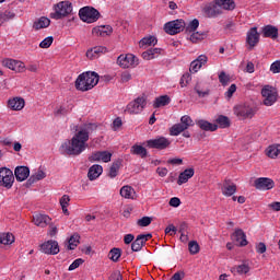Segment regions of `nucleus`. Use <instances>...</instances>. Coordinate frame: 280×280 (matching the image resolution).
Listing matches in <instances>:
<instances>
[{
	"label": "nucleus",
	"instance_id": "14",
	"mask_svg": "<svg viewBox=\"0 0 280 280\" xmlns=\"http://www.w3.org/2000/svg\"><path fill=\"white\" fill-rule=\"evenodd\" d=\"M3 67L7 69H11V71H15V73H23L25 71V63L23 61L14 60V59H4L2 61Z\"/></svg>",
	"mask_w": 280,
	"mask_h": 280
},
{
	"label": "nucleus",
	"instance_id": "9",
	"mask_svg": "<svg viewBox=\"0 0 280 280\" xmlns=\"http://www.w3.org/2000/svg\"><path fill=\"white\" fill-rule=\"evenodd\" d=\"M172 145V141L165 137H156L155 139L147 140V148L153 150H167Z\"/></svg>",
	"mask_w": 280,
	"mask_h": 280
},
{
	"label": "nucleus",
	"instance_id": "44",
	"mask_svg": "<svg viewBox=\"0 0 280 280\" xmlns=\"http://www.w3.org/2000/svg\"><path fill=\"white\" fill-rule=\"evenodd\" d=\"M13 242H14V235L12 233H4L0 235V244L8 246L10 244H13Z\"/></svg>",
	"mask_w": 280,
	"mask_h": 280
},
{
	"label": "nucleus",
	"instance_id": "42",
	"mask_svg": "<svg viewBox=\"0 0 280 280\" xmlns=\"http://www.w3.org/2000/svg\"><path fill=\"white\" fill-rule=\"evenodd\" d=\"M185 130L187 129L180 122L175 124L171 127L170 135L171 137H178V135H180V132H185Z\"/></svg>",
	"mask_w": 280,
	"mask_h": 280
},
{
	"label": "nucleus",
	"instance_id": "15",
	"mask_svg": "<svg viewBox=\"0 0 280 280\" xmlns=\"http://www.w3.org/2000/svg\"><path fill=\"white\" fill-rule=\"evenodd\" d=\"M256 189L268 191L275 187V180L268 177H259L254 182Z\"/></svg>",
	"mask_w": 280,
	"mask_h": 280
},
{
	"label": "nucleus",
	"instance_id": "10",
	"mask_svg": "<svg viewBox=\"0 0 280 280\" xmlns=\"http://www.w3.org/2000/svg\"><path fill=\"white\" fill-rule=\"evenodd\" d=\"M202 12L208 19H218L222 14V9L219 8L215 0H212L202 8Z\"/></svg>",
	"mask_w": 280,
	"mask_h": 280
},
{
	"label": "nucleus",
	"instance_id": "49",
	"mask_svg": "<svg viewBox=\"0 0 280 280\" xmlns=\"http://www.w3.org/2000/svg\"><path fill=\"white\" fill-rule=\"evenodd\" d=\"M54 44V36H48L39 43L40 49H49Z\"/></svg>",
	"mask_w": 280,
	"mask_h": 280
},
{
	"label": "nucleus",
	"instance_id": "7",
	"mask_svg": "<svg viewBox=\"0 0 280 280\" xmlns=\"http://www.w3.org/2000/svg\"><path fill=\"white\" fill-rule=\"evenodd\" d=\"M14 185V173L8 167L0 168V187H5V189H12Z\"/></svg>",
	"mask_w": 280,
	"mask_h": 280
},
{
	"label": "nucleus",
	"instance_id": "36",
	"mask_svg": "<svg viewBox=\"0 0 280 280\" xmlns=\"http://www.w3.org/2000/svg\"><path fill=\"white\" fill-rule=\"evenodd\" d=\"M172 100L167 95L159 96L153 102V108H161L162 106H167Z\"/></svg>",
	"mask_w": 280,
	"mask_h": 280
},
{
	"label": "nucleus",
	"instance_id": "16",
	"mask_svg": "<svg viewBox=\"0 0 280 280\" xmlns=\"http://www.w3.org/2000/svg\"><path fill=\"white\" fill-rule=\"evenodd\" d=\"M261 95L262 97H265L264 100L265 106H272V104L277 102V92H275L270 86H265L261 90Z\"/></svg>",
	"mask_w": 280,
	"mask_h": 280
},
{
	"label": "nucleus",
	"instance_id": "22",
	"mask_svg": "<svg viewBox=\"0 0 280 280\" xmlns=\"http://www.w3.org/2000/svg\"><path fill=\"white\" fill-rule=\"evenodd\" d=\"M107 51H108V48L104 46H96V47L90 48L86 51V58H89L90 60H95L100 58L102 54H107Z\"/></svg>",
	"mask_w": 280,
	"mask_h": 280
},
{
	"label": "nucleus",
	"instance_id": "1",
	"mask_svg": "<svg viewBox=\"0 0 280 280\" xmlns=\"http://www.w3.org/2000/svg\"><path fill=\"white\" fill-rule=\"evenodd\" d=\"M94 130H97V124H84L70 140H67L61 144V154H67L68 156H80V154L89 148V135L94 132Z\"/></svg>",
	"mask_w": 280,
	"mask_h": 280
},
{
	"label": "nucleus",
	"instance_id": "54",
	"mask_svg": "<svg viewBox=\"0 0 280 280\" xmlns=\"http://www.w3.org/2000/svg\"><path fill=\"white\" fill-rule=\"evenodd\" d=\"M219 81L222 84V86H226L229 82H231V77L226 74V72L222 71L219 74Z\"/></svg>",
	"mask_w": 280,
	"mask_h": 280
},
{
	"label": "nucleus",
	"instance_id": "5",
	"mask_svg": "<svg viewBox=\"0 0 280 280\" xmlns=\"http://www.w3.org/2000/svg\"><path fill=\"white\" fill-rule=\"evenodd\" d=\"M147 105L148 98L145 96H139L127 105L125 112L129 113V115H139Z\"/></svg>",
	"mask_w": 280,
	"mask_h": 280
},
{
	"label": "nucleus",
	"instance_id": "30",
	"mask_svg": "<svg viewBox=\"0 0 280 280\" xmlns=\"http://www.w3.org/2000/svg\"><path fill=\"white\" fill-rule=\"evenodd\" d=\"M197 126L200 127L201 130H205L206 132H215L218 130L217 124H211L208 120L200 119L197 121Z\"/></svg>",
	"mask_w": 280,
	"mask_h": 280
},
{
	"label": "nucleus",
	"instance_id": "55",
	"mask_svg": "<svg viewBox=\"0 0 280 280\" xmlns=\"http://www.w3.org/2000/svg\"><path fill=\"white\" fill-rule=\"evenodd\" d=\"M205 38V33L192 32L190 35L191 43H198V40H202Z\"/></svg>",
	"mask_w": 280,
	"mask_h": 280
},
{
	"label": "nucleus",
	"instance_id": "63",
	"mask_svg": "<svg viewBox=\"0 0 280 280\" xmlns=\"http://www.w3.org/2000/svg\"><path fill=\"white\" fill-rule=\"evenodd\" d=\"M170 207H180V199L178 197H173L168 202Z\"/></svg>",
	"mask_w": 280,
	"mask_h": 280
},
{
	"label": "nucleus",
	"instance_id": "17",
	"mask_svg": "<svg viewBox=\"0 0 280 280\" xmlns=\"http://www.w3.org/2000/svg\"><path fill=\"white\" fill-rule=\"evenodd\" d=\"M221 191L223 196L231 198V196H233L235 191H237V185H235V183H233V180L231 179H225L221 187Z\"/></svg>",
	"mask_w": 280,
	"mask_h": 280
},
{
	"label": "nucleus",
	"instance_id": "43",
	"mask_svg": "<svg viewBox=\"0 0 280 280\" xmlns=\"http://www.w3.org/2000/svg\"><path fill=\"white\" fill-rule=\"evenodd\" d=\"M68 250H75L80 244V235L73 234L68 241Z\"/></svg>",
	"mask_w": 280,
	"mask_h": 280
},
{
	"label": "nucleus",
	"instance_id": "41",
	"mask_svg": "<svg viewBox=\"0 0 280 280\" xmlns=\"http://www.w3.org/2000/svg\"><path fill=\"white\" fill-rule=\"evenodd\" d=\"M199 25H200V21H198V19H194L188 23L187 26L185 25L184 30L186 34H192V32H196L198 30Z\"/></svg>",
	"mask_w": 280,
	"mask_h": 280
},
{
	"label": "nucleus",
	"instance_id": "62",
	"mask_svg": "<svg viewBox=\"0 0 280 280\" xmlns=\"http://www.w3.org/2000/svg\"><path fill=\"white\" fill-rule=\"evenodd\" d=\"M109 280H124V277L121 276V271L116 270L109 276Z\"/></svg>",
	"mask_w": 280,
	"mask_h": 280
},
{
	"label": "nucleus",
	"instance_id": "34",
	"mask_svg": "<svg viewBox=\"0 0 280 280\" xmlns=\"http://www.w3.org/2000/svg\"><path fill=\"white\" fill-rule=\"evenodd\" d=\"M217 1V5H219L220 10L233 11L235 8L234 0H214Z\"/></svg>",
	"mask_w": 280,
	"mask_h": 280
},
{
	"label": "nucleus",
	"instance_id": "53",
	"mask_svg": "<svg viewBox=\"0 0 280 280\" xmlns=\"http://www.w3.org/2000/svg\"><path fill=\"white\" fill-rule=\"evenodd\" d=\"M138 226H150L152 224V218L151 217H142L137 221Z\"/></svg>",
	"mask_w": 280,
	"mask_h": 280
},
{
	"label": "nucleus",
	"instance_id": "31",
	"mask_svg": "<svg viewBox=\"0 0 280 280\" xmlns=\"http://www.w3.org/2000/svg\"><path fill=\"white\" fill-rule=\"evenodd\" d=\"M49 25H51V20L46 16H42L33 23V30H45L46 27H49Z\"/></svg>",
	"mask_w": 280,
	"mask_h": 280
},
{
	"label": "nucleus",
	"instance_id": "6",
	"mask_svg": "<svg viewBox=\"0 0 280 280\" xmlns=\"http://www.w3.org/2000/svg\"><path fill=\"white\" fill-rule=\"evenodd\" d=\"M117 65L121 69H135V67H139V58L132 54L120 55L117 58Z\"/></svg>",
	"mask_w": 280,
	"mask_h": 280
},
{
	"label": "nucleus",
	"instance_id": "38",
	"mask_svg": "<svg viewBox=\"0 0 280 280\" xmlns=\"http://www.w3.org/2000/svg\"><path fill=\"white\" fill-rule=\"evenodd\" d=\"M279 154H280V144H272L268 147L267 156H269V159H277Z\"/></svg>",
	"mask_w": 280,
	"mask_h": 280
},
{
	"label": "nucleus",
	"instance_id": "20",
	"mask_svg": "<svg viewBox=\"0 0 280 280\" xmlns=\"http://www.w3.org/2000/svg\"><path fill=\"white\" fill-rule=\"evenodd\" d=\"M14 176L18 183H23L30 178V167L27 166H16L14 170Z\"/></svg>",
	"mask_w": 280,
	"mask_h": 280
},
{
	"label": "nucleus",
	"instance_id": "58",
	"mask_svg": "<svg viewBox=\"0 0 280 280\" xmlns=\"http://www.w3.org/2000/svg\"><path fill=\"white\" fill-rule=\"evenodd\" d=\"M47 174L43 171H37L34 175L31 176V178H34L35 183H38V180H43V178H46Z\"/></svg>",
	"mask_w": 280,
	"mask_h": 280
},
{
	"label": "nucleus",
	"instance_id": "27",
	"mask_svg": "<svg viewBox=\"0 0 280 280\" xmlns=\"http://www.w3.org/2000/svg\"><path fill=\"white\" fill-rule=\"evenodd\" d=\"M102 172H104V168L100 164H94L89 168L88 172V178L89 180H95L96 178H100L102 176Z\"/></svg>",
	"mask_w": 280,
	"mask_h": 280
},
{
	"label": "nucleus",
	"instance_id": "29",
	"mask_svg": "<svg viewBox=\"0 0 280 280\" xmlns=\"http://www.w3.org/2000/svg\"><path fill=\"white\" fill-rule=\"evenodd\" d=\"M130 154L145 159L148 156V149L141 144H133L130 149Z\"/></svg>",
	"mask_w": 280,
	"mask_h": 280
},
{
	"label": "nucleus",
	"instance_id": "39",
	"mask_svg": "<svg viewBox=\"0 0 280 280\" xmlns=\"http://www.w3.org/2000/svg\"><path fill=\"white\" fill-rule=\"evenodd\" d=\"M195 93H197L198 97H207L209 95L210 91L209 89H205L202 86V83L197 82L195 88H194Z\"/></svg>",
	"mask_w": 280,
	"mask_h": 280
},
{
	"label": "nucleus",
	"instance_id": "13",
	"mask_svg": "<svg viewBox=\"0 0 280 280\" xmlns=\"http://www.w3.org/2000/svg\"><path fill=\"white\" fill-rule=\"evenodd\" d=\"M40 250L45 255H58L60 253V246L56 241H47L40 245Z\"/></svg>",
	"mask_w": 280,
	"mask_h": 280
},
{
	"label": "nucleus",
	"instance_id": "51",
	"mask_svg": "<svg viewBox=\"0 0 280 280\" xmlns=\"http://www.w3.org/2000/svg\"><path fill=\"white\" fill-rule=\"evenodd\" d=\"M156 43H158V39L154 36L144 37L140 40V45L142 47L143 45H149V46L156 45Z\"/></svg>",
	"mask_w": 280,
	"mask_h": 280
},
{
	"label": "nucleus",
	"instance_id": "52",
	"mask_svg": "<svg viewBox=\"0 0 280 280\" xmlns=\"http://www.w3.org/2000/svg\"><path fill=\"white\" fill-rule=\"evenodd\" d=\"M189 82H191V74L189 72H186L183 74V77L180 78V81H179L182 89H185V86H187V84H189Z\"/></svg>",
	"mask_w": 280,
	"mask_h": 280
},
{
	"label": "nucleus",
	"instance_id": "2",
	"mask_svg": "<svg viewBox=\"0 0 280 280\" xmlns=\"http://www.w3.org/2000/svg\"><path fill=\"white\" fill-rule=\"evenodd\" d=\"M100 82V74L96 72H83L75 80V89L78 91H91L94 86H97Z\"/></svg>",
	"mask_w": 280,
	"mask_h": 280
},
{
	"label": "nucleus",
	"instance_id": "47",
	"mask_svg": "<svg viewBox=\"0 0 280 280\" xmlns=\"http://www.w3.org/2000/svg\"><path fill=\"white\" fill-rule=\"evenodd\" d=\"M108 257L112 261H119V257H121V249L114 247L109 250Z\"/></svg>",
	"mask_w": 280,
	"mask_h": 280
},
{
	"label": "nucleus",
	"instance_id": "45",
	"mask_svg": "<svg viewBox=\"0 0 280 280\" xmlns=\"http://www.w3.org/2000/svg\"><path fill=\"white\" fill-rule=\"evenodd\" d=\"M232 272H237V275H248V272H250V267L246 264H242L233 267Z\"/></svg>",
	"mask_w": 280,
	"mask_h": 280
},
{
	"label": "nucleus",
	"instance_id": "4",
	"mask_svg": "<svg viewBox=\"0 0 280 280\" xmlns=\"http://www.w3.org/2000/svg\"><path fill=\"white\" fill-rule=\"evenodd\" d=\"M100 11L93 7H83L79 10V18L83 23H95L100 20Z\"/></svg>",
	"mask_w": 280,
	"mask_h": 280
},
{
	"label": "nucleus",
	"instance_id": "64",
	"mask_svg": "<svg viewBox=\"0 0 280 280\" xmlns=\"http://www.w3.org/2000/svg\"><path fill=\"white\" fill-rule=\"evenodd\" d=\"M176 226H174V224H170L166 229H165V234H170L171 236H173L176 233Z\"/></svg>",
	"mask_w": 280,
	"mask_h": 280
},
{
	"label": "nucleus",
	"instance_id": "24",
	"mask_svg": "<svg viewBox=\"0 0 280 280\" xmlns=\"http://www.w3.org/2000/svg\"><path fill=\"white\" fill-rule=\"evenodd\" d=\"M8 108L11 110H23L25 108V100L23 97H13L8 101Z\"/></svg>",
	"mask_w": 280,
	"mask_h": 280
},
{
	"label": "nucleus",
	"instance_id": "56",
	"mask_svg": "<svg viewBox=\"0 0 280 280\" xmlns=\"http://www.w3.org/2000/svg\"><path fill=\"white\" fill-rule=\"evenodd\" d=\"M110 159H113V153L101 151V161H103V163H110Z\"/></svg>",
	"mask_w": 280,
	"mask_h": 280
},
{
	"label": "nucleus",
	"instance_id": "8",
	"mask_svg": "<svg viewBox=\"0 0 280 280\" xmlns=\"http://www.w3.org/2000/svg\"><path fill=\"white\" fill-rule=\"evenodd\" d=\"M185 30V20H175L167 22L164 25V32L170 34V36H175V34H180Z\"/></svg>",
	"mask_w": 280,
	"mask_h": 280
},
{
	"label": "nucleus",
	"instance_id": "59",
	"mask_svg": "<svg viewBox=\"0 0 280 280\" xmlns=\"http://www.w3.org/2000/svg\"><path fill=\"white\" fill-rule=\"evenodd\" d=\"M120 80L122 83L130 82V80H132V74L128 71H125L121 73Z\"/></svg>",
	"mask_w": 280,
	"mask_h": 280
},
{
	"label": "nucleus",
	"instance_id": "18",
	"mask_svg": "<svg viewBox=\"0 0 280 280\" xmlns=\"http://www.w3.org/2000/svg\"><path fill=\"white\" fill-rule=\"evenodd\" d=\"M208 60L209 58L207 57V55L198 56L197 59L191 61L189 71H192V73H198V71L202 69L203 65H207Z\"/></svg>",
	"mask_w": 280,
	"mask_h": 280
},
{
	"label": "nucleus",
	"instance_id": "28",
	"mask_svg": "<svg viewBox=\"0 0 280 280\" xmlns=\"http://www.w3.org/2000/svg\"><path fill=\"white\" fill-rule=\"evenodd\" d=\"M120 196L127 200H135L137 198V192L135 191V188L126 185L120 188Z\"/></svg>",
	"mask_w": 280,
	"mask_h": 280
},
{
	"label": "nucleus",
	"instance_id": "40",
	"mask_svg": "<svg viewBox=\"0 0 280 280\" xmlns=\"http://www.w3.org/2000/svg\"><path fill=\"white\" fill-rule=\"evenodd\" d=\"M59 202L65 215H69V209H67V207H69V202H71V197H69V195H63Z\"/></svg>",
	"mask_w": 280,
	"mask_h": 280
},
{
	"label": "nucleus",
	"instance_id": "61",
	"mask_svg": "<svg viewBox=\"0 0 280 280\" xmlns=\"http://www.w3.org/2000/svg\"><path fill=\"white\" fill-rule=\"evenodd\" d=\"M270 71H272L273 73H280V60H277L273 63H271Z\"/></svg>",
	"mask_w": 280,
	"mask_h": 280
},
{
	"label": "nucleus",
	"instance_id": "46",
	"mask_svg": "<svg viewBox=\"0 0 280 280\" xmlns=\"http://www.w3.org/2000/svg\"><path fill=\"white\" fill-rule=\"evenodd\" d=\"M14 16L16 15L12 11H4L3 13H0V26L3 25V23H8V21H12Z\"/></svg>",
	"mask_w": 280,
	"mask_h": 280
},
{
	"label": "nucleus",
	"instance_id": "50",
	"mask_svg": "<svg viewBox=\"0 0 280 280\" xmlns=\"http://www.w3.org/2000/svg\"><path fill=\"white\" fill-rule=\"evenodd\" d=\"M179 124L187 130L190 126H194V120L191 119V117L185 115L180 118Z\"/></svg>",
	"mask_w": 280,
	"mask_h": 280
},
{
	"label": "nucleus",
	"instance_id": "11",
	"mask_svg": "<svg viewBox=\"0 0 280 280\" xmlns=\"http://www.w3.org/2000/svg\"><path fill=\"white\" fill-rule=\"evenodd\" d=\"M234 113L236 117H241V119H252V117H255V109L248 105L235 106Z\"/></svg>",
	"mask_w": 280,
	"mask_h": 280
},
{
	"label": "nucleus",
	"instance_id": "25",
	"mask_svg": "<svg viewBox=\"0 0 280 280\" xmlns=\"http://www.w3.org/2000/svg\"><path fill=\"white\" fill-rule=\"evenodd\" d=\"M92 34L94 36H110L113 34V26L110 25H103V26H96L92 30Z\"/></svg>",
	"mask_w": 280,
	"mask_h": 280
},
{
	"label": "nucleus",
	"instance_id": "35",
	"mask_svg": "<svg viewBox=\"0 0 280 280\" xmlns=\"http://www.w3.org/2000/svg\"><path fill=\"white\" fill-rule=\"evenodd\" d=\"M121 159H118L113 162L108 173L109 178H117V174H119V167H121Z\"/></svg>",
	"mask_w": 280,
	"mask_h": 280
},
{
	"label": "nucleus",
	"instance_id": "57",
	"mask_svg": "<svg viewBox=\"0 0 280 280\" xmlns=\"http://www.w3.org/2000/svg\"><path fill=\"white\" fill-rule=\"evenodd\" d=\"M82 264H84V259L82 258H78L75 259L68 268V270H75L78 268H80V266H82Z\"/></svg>",
	"mask_w": 280,
	"mask_h": 280
},
{
	"label": "nucleus",
	"instance_id": "3",
	"mask_svg": "<svg viewBox=\"0 0 280 280\" xmlns=\"http://www.w3.org/2000/svg\"><path fill=\"white\" fill-rule=\"evenodd\" d=\"M54 10L55 12L50 13V19L60 21L61 19H67L73 12V3L69 0L60 1L54 5Z\"/></svg>",
	"mask_w": 280,
	"mask_h": 280
},
{
	"label": "nucleus",
	"instance_id": "23",
	"mask_svg": "<svg viewBox=\"0 0 280 280\" xmlns=\"http://www.w3.org/2000/svg\"><path fill=\"white\" fill-rule=\"evenodd\" d=\"M33 222L36 226L40 229H45L48 224H51V218L47 214H35L33 215Z\"/></svg>",
	"mask_w": 280,
	"mask_h": 280
},
{
	"label": "nucleus",
	"instance_id": "19",
	"mask_svg": "<svg viewBox=\"0 0 280 280\" xmlns=\"http://www.w3.org/2000/svg\"><path fill=\"white\" fill-rule=\"evenodd\" d=\"M261 34L264 38H272V40L279 38V28L273 25H265L261 27Z\"/></svg>",
	"mask_w": 280,
	"mask_h": 280
},
{
	"label": "nucleus",
	"instance_id": "60",
	"mask_svg": "<svg viewBox=\"0 0 280 280\" xmlns=\"http://www.w3.org/2000/svg\"><path fill=\"white\" fill-rule=\"evenodd\" d=\"M89 161L93 163L94 161H102V151H97L95 153H92V155L89 158Z\"/></svg>",
	"mask_w": 280,
	"mask_h": 280
},
{
	"label": "nucleus",
	"instance_id": "33",
	"mask_svg": "<svg viewBox=\"0 0 280 280\" xmlns=\"http://www.w3.org/2000/svg\"><path fill=\"white\" fill-rule=\"evenodd\" d=\"M145 246V241L142 238L141 234H139L136 240L131 243L132 253H139Z\"/></svg>",
	"mask_w": 280,
	"mask_h": 280
},
{
	"label": "nucleus",
	"instance_id": "32",
	"mask_svg": "<svg viewBox=\"0 0 280 280\" xmlns=\"http://www.w3.org/2000/svg\"><path fill=\"white\" fill-rule=\"evenodd\" d=\"M163 51L161 48H151L142 52L143 60H154Z\"/></svg>",
	"mask_w": 280,
	"mask_h": 280
},
{
	"label": "nucleus",
	"instance_id": "26",
	"mask_svg": "<svg viewBox=\"0 0 280 280\" xmlns=\"http://www.w3.org/2000/svg\"><path fill=\"white\" fill-rule=\"evenodd\" d=\"M194 174H196L194 168H186L179 174L177 185H185V183L189 182V178H194Z\"/></svg>",
	"mask_w": 280,
	"mask_h": 280
},
{
	"label": "nucleus",
	"instance_id": "48",
	"mask_svg": "<svg viewBox=\"0 0 280 280\" xmlns=\"http://www.w3.org/2000/svg\"><path fill=\"white\" fill-rule=\"evenodd\" d=\"M188 250L190 255H198V253H200V245L197 241H190L188 244Z\"/></svg>",
	"mask_w": 280,
	"mask_h": 280
},
{
	"label": "nucleus",
	"instance_id": "37",
	"mask_svg": "<svg viewBox=\"0 0 280 280\" xmlns=\"http://www.w3.org/2000/svg\"><path fill=\"white\" fill-rule=\"evenodd\" d=\"M215 124H218L217 126H219V128H231V119L229 116L220 115L215 119Z\"/></svg>",
	"mask_w": 280,
	"mask_h": 280
},
{
	"label": "nucleus",
	"instance_id": "21",
	"mask_svg": "<svg viewBox=\"0 0 280 280\" xmlns=\"http://www.w3.org/2000/svg\"><path fill=\"white\" fill-rule=\"evenodd\" d=\"M232 240H234L235 243L238 244V246L244 247L248 246V241L246 240V233H244V230L236 229L234 233L232 234Z\"/></svg>",
	"mask_w": 280,
	"mask_h": 280
},
{
	"label": "nucleus",
	"instance_id": "12",
	"mask_svg": "<svg viewBox=\"0 0 280 280\" xmlns=\"http://www.w3.org/2000/svg\"><path fill=\"white\" fill-rule=\"evenodd\" d=\"M246 43L248 45V50L253 51L255 47L259 44V32H257V26L252 27L247 32Z\"/></svg>",
	"mask_w": 280,
	"mask_h": 280
}]
</instances>
